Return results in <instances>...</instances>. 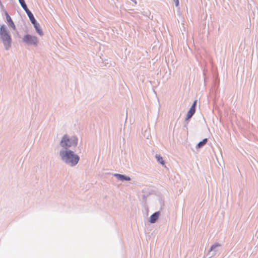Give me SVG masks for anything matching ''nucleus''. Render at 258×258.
I'll use <instances>...</instances> for the list:
<instances>
[{
	"label": "nucleus",
	"instance_id": "f8f14e48",
	"mask_svg": "<svg viewBox=\"0 0 258 258\" xmlns=\"http://www.w3.org/2000/svg\"><path fill=\"white\" fill-rule=\"evenodd\" d=\"M116 176L118 177L121 180H125L129 181L130 180V178L128 177H125L124 175H120V174H116Z\"/></svg>",
	"mask_w": 258,
	"mask_h": 258
},
{
	"label": "nucleus",
	"instance_id": "423d86ee",
	"mask_svg": "<svg viewBox=\"0 0 258 258\" xmlns=\"http://www.w3.org/2000/svg\"><path fill=\"white\" fill-rule=\"evenodd\" d=\"M34 25V27L37 32V33L40 36H42L43 35V33L42 30L41 29V27L40 24L35 21V23H32Z\"/></svg>",
	"mask_w": 258,
	"mask_h": 258
},
{
	"label": "nucleus",
	"instance_id": "7ed1b4c3",
	"mask_svg": "<svg viewBox=\"0 0 258 258\" xmlns=\"http://www.w3.org/2000/svg\"><path fill=\"white\" fill-rule=\"evenodd\" d=\"M77 144V139L75 137H69L67 135H64L60 142L61 146L66 148L75 147Z\"/></svg>",
	"mask_w": 258,
	"mask_h": 258
},
{
	"label": "nucleus",
	"instance_id": "f257e3e1",
	"mask_svg": "<svg viewBox=\"0 0 258 258\" xmlns=\"http://www.w3.org/2000/svg\"><path fill=\"white\" fill-rule=\"evenodd\" d=\"M60 155L66 163L70 164L72 166L76 165L79 160V156L70 150L61 151Z\"/></svg>",
	"mask_w": 258,
	"mask_h": 258
},
{
	"label": "nucleus",
	"instance_id": "2eb2a0df",
	"mask_svg": "<svg viewBox=\"0 0 258 258\" xmlns=\"http://www.w3.org/2000/svg\"><path fill=\"white\" fill-rule=\"evenodd\" d=\"M24 10H25V11L27 13V15H28V14H29V13H31L30 12V11L28 9L27 7L26 8L24 9Z\"/></svg>",
	"mask_w": 258,
	"mask_h": 258
},
{
	"label": "nucleus",
	"instance_id": "9b49d317",
	"mask_svg": "<svg viewBox=\"0 0 258 258\" xmlns=\"http://www.w3.org/2000/svg\"><path fill=\"white\" fill-rule=\"evenodd\" d=\"M207 142V139H204L202 141L200 142L198 144V146L199 148L205 145Z\"/></svg>",
	"mask_w": 258,
	"mask_h": 258
},
{
	"label": "nucleus",
	"instance_id": "dca6fc26",
	"mask_svg": "<svg viewBox=\"0 0 258 258\" xmlns=\"http://www.w3.org/2000/svg\"><path fill=\"white\" fill-rule=\"evenodd\" d=\"M22 7L23 8V9H25V8H26L27 7V5H26L25 3H24V4H22L21 5Z\"/></svg>",
	"mask_w": 258,
	"mask_h": 258
},
{
	"label": "nucleus",
	"instance_id": "6ab92c4d",
	"mask_svg": "<svg viewBox=\"0 0 258 258\" xmlns=\"http://www.w3.org/2000/svg\"><path fill=\"white\" fill-rule=\"evenodd\" d=\"M178 0H177V4H176V6H178Z\"/></svg>",
	"mask_w": 258,
	"mask_h": 258
},
{
	"label": "nucleus",
	"instance_id": "1a4fd4ad",
	"mask_svg": "<svg viewBox=\"0 0 258 258\" xmlns=\"http://www.w3.org/2000/svg\"><path fill=\"white\" fill-rule=\"evenodd\" d=\"M156 158L157 161L161 163L162 165H164V162L163 161V158L161 157L160 155H157L156 156Z\"/></svg>",
	"mask_w": 258,
	"mask_h": 258
},
{
	"label": "nucleus",
	"instance_id": "6e6552de",
	"mask_svg": "<svg viewBox=\"0 0 258 258\" xmlns=\"http://www.w3.org/2000/svg\"><path fill=\"white\" fill-rule=\"evenodd\" d=\"M159 215V212H156L154 214L152 215L150 218V222L151 223H155L158 218Z\"/></svg>",
	"mask_w": 258,
	"mask_h": 258
},
{
	"label": "nucleus",
	"instance_id": "ddd939ff",
	"mask_svg": "<svg viewBox=\"0 0 258 258\" xmlns=\"http://www.w3.org/2000/svg\"><path fill=\"white\" fill-rule=\"evenodd\" d=\"M24 10H25V11L27 13V15H28V14H29V13H31L30 12V11L28 9L27 7L26 8L24 9Z\"/></svg>",
	"mask_w": 258,
	"mask_h": 258
},
{
	"label": "nucleus",
	"instance_id": "0eeeda50",
	"mask_svg": "<svg viewBox=\"0 0 258 258\" xmlns=\"http://www.w3.org/2000/svg\"><path fill=\"white\" fill-rule=\"evenodd\" d=\"M6 19H7V20L9 23V25L14 29L15 30L16 29V27H15V25L14 23V22H13L11 18L10 17V16L8 15V14L7 13H6Z\"/></svg>",
	"mask_w": 258,
	"mask_h": 258
},
{
	"label": "nucleus",
	"instance_id": "f03ea898",
	"mask_svg": "<svg viewBox=\"0 0 258 258\" xmlns=\"http://www.w3.org/2000/svg\"><path fill=\"white\" fill-rule=\"evenodd\" d=\"M0 37L3 42L7 49L11 46L12 39L9 34L7 28L5 25H2L0 28Z\"/></svg>",
	"mask_w": 258,
	"mask_h": 258
},
{
	"label": "nucleus",
	"instance_id": "9d476101",
	"mask_svg": "<svg viewBox=\"0 0 258 258\" xmlns=\"http://www.w3.org/2000/svg\"><path fill=\"white\" fill-rule=\"evenodd\" d=\"M28 16L32 23H34V22L35 23V22L36 21L32 13H29V14L28 15Z\"/></svg>",
	"mask_w": 258,
	"mask_h": 258
},
{
	"label": "nucleus",
	"instance_id": "f3484780",
	"mask_svg": "<svg viewBox=\"0 0 258 258\" xmlns=\"http://www.w3.org/2000/svg\"><path fill=\"white\" fill-rule=\"evenodd\" d=\"M19 1L21 5L25 3L24 0H19Z\"/></svg>",
	"mask_w": 258,
	"mask_h": 258
},
{
	"label": "nucleus",
	"instance_id": "4468645a",
	"mask_svg": "<svg viewBox=\"0 0 258 258\" xmlns=\"http://www.w3.org/2000/svg\"><path fill=\"white\" fill-rule=\"evenodd\" d=\"M24 10H25V11L27 13V15H28V14H29V13H31L30 12V11L28 9L27 7L26 8L24 9Z\"/></svg>",
	"mask_w": 258,
	"mask_h": 258
},
{
	"label": "nucleus",
	"instance_id": "a211bd4d",
	"mask_svg": "<svg viewBox=\"0 0 258 258\" xmlns=\"http://www.w3.org/2000/svg\"><path fill=\"white\" fill-rule=\"evenodd\" d=\"M218 246V245H213L211 248V250H212L213 249H214L216 246Z\"/></svg>",
	"mask_w": 258,
	"mask_h": 258
},
{
	"label": "nucleus",
	"instance_id": "39448f33",
	"mask_svg": "<svg viewBox=\"0 0 258 258\" xmlns=\"http://www.w3.org/2000/svg\"><path fill=\"white\" fill-rule=\"evenodd\" d=\"M197 104V100H195L192 104V105L190 107L189 110L188 111L186 115V119H188L191 117V116L194 115L196 111V105Z\"/></svg>",
	"mask_w": 258,
	"mask_h": 258
},
{
	"label": "nucleus",
	"instance_id": "20e7f679",
	"mask_svg": "<svg viewBox=\"0 0 258 258\" xmlns=\"http://www.w3.org/2000/svg\"><path fill=\"white\" fill-rule=\"evenodd\" d=\"M23 41L29 44L36 45L38 43V39L36 36L26 35L23 38Z\"/></svg>",
	"mask_w": 258,
	"mask_h": 258
}]
</instances>
